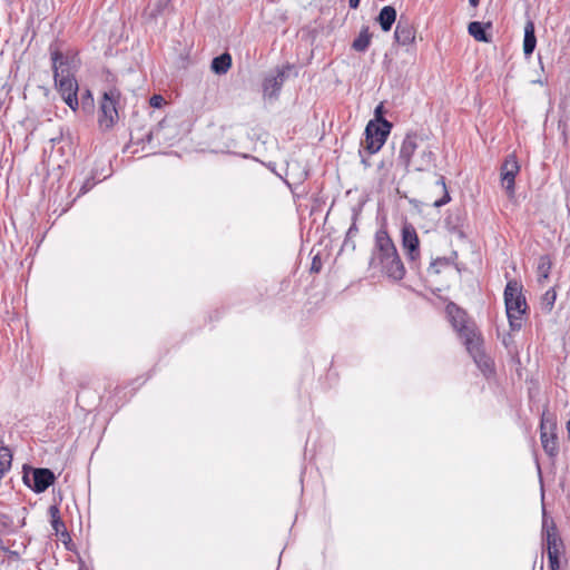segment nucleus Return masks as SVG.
Listing matches in <instances>:
<instances>
[{
	"instance_id": "nucleus-1",
	"label": "nucleus",
	"mask_w": 570,
	"mask_h": 570,
	"mask_svg": "<svg viewBox=\"0 0 570 570\" xmlns=\"http://www.w3.org/2000/svg\"><path fill=\"white\" fill-rule=\"evenodd\" d=\"M370 266L393 281H401L405 276V267L396 246L384 228L375 233Z\"/></svg>"
},
{
	"instance_id": "nucleus-2",
	"label": "nucleus",
	"mask_w": 570,
	"mask_h": 570,
	"mask_svg": "<svg viewBox=\"0 0 570 570\" xmlns=\"http://www.w3.org/2000/svg\"><path fill=\"white\" fill-rule=\"evenodd\" d=\"M435 146L428 136L409 132L400 148L399 159L409 170L425 171L435 165Z\"/></svg>"
},
{
	"instance_id": "nucleus-3",
	"label": "nucleus",
	"mask_w": 570,
	"mask_h": 570,
	"mask_svg": "<svg viewBox=\"0 0 570 570\" xmlns=\"http://www.w3.org/2000/svg\"><path fill=\"white\" fill-rule=\"evenodd\" d=\"M521 291V285L517 281H510L504 289L505 309L512 331L522 327V315L527 311L525 297Z\"/></svg>"
},
{
	"instance_id": "nucleus-4",
	"label": "nucleus",
	"mask_w": 570,
	"mask_h": 570,
	"mask_svg": "<svg viewBox=\"0 0 570 570\" xmlns=\"http://www.w3.org/2000/svg\"><path fill=\"white\" fill-rule=\"evenodd\" d=\"M446 314L452 323L454 330L459 333L460 337L466 350L473 351L478 343V334L473 326L468 325L466 314L454 303L446 305Z\"/></svg>"
},
{
	"instance_id": "nucleus-5",
	"label": "nucleus",
	"mask_w": 570,
	"mask_h": 570,
	"mask_svg": "<svg viewBox=\"0 0 570 570\" xmlns=\"http://www.w3.org/2000/svg\"><path fill=\"white\" fill-rule=\"evenodd\" d=\"M120 92L116 88H111L104 92L99 108L98 122L104 129H110L118 119L117 105Z\"/></svg>"
},
{
	"instance_id": "nucleus-6",
	"label": "nucleus",
	"mask_w": 570,
	"mask_h": 570,
	"mask_svg": "<svg viewBox=\"0 0 570 570\" xmlns=\"http://www.w3.org/2000/svg\"><path fill=\"white\" fill-rule=\"evenodd\" d=\"M391 128L390 121H368L365 128L364 148L370 154L377 153L385 144Z\"/></svg>"
},
{
	"instance_id": "nucleus-7",
	"label": "nucleus",
	"mask_w": 570,
	"mask_h": 570,
	"mask_svg": "<svg viewBox=\"0 0 570 570\" xmlns=\"http://www.w3.org/2000/svg\"><path fill=\"white\" fill-rule=\"evenodd\" d=\"M53 78L71 77L75 76L77 68V56L71 51L62 52L58 47L50 46L49 48Z\"/></svg>"
},
{
	"instance_id": "nucleus-8",
	"label": "nucleus",
	"mask_w": 570,
	"mask_h": 570,
	"mask_svg": "<svg viewBox=\"0 0 570 570\" xmlns=\"http://www.w3.org/2000/svg\"><path fill=\"white\" fill-rule=\"evenodd\" d=\"M540 440L542 448L544 452L549 455V458H556L559 453V443L556 433V424L553 421L548 420L544 416L541 419L540 423Z\"/></svg>"
},
{
	"instance_id": "nucleus-9",
	"label": "nucleus",
	"mask_w": 570,
	"mask_h": 570,
	"mask_svg": "<svg viewBox=\"0 0 570 570\" xmlns=\"http://www.w3.org/2000/svg\"><path fill=\"white\" fill-rule=\"evenodd\" d=\"M55 479L53 472L49 469H32L31 473L23 474V482L36 493L45 492Z\"/></svg>"
},
{
	"instance_id": "nucleus-10",
	"label": "nucleus",
	"mask_w": 570,
	"mask_h": 570,
	"mask_svg": "<svg viewBox=\"0 0 570 570\" xmlns=\"http://www.w3.org/2000/svg\"><path fill=\"white\" fill-rule=\"evenodd\" d=\"M55 79V86L58 89L59 94L61 95V98L63 101L73 110L76 111L78 109L79 102H78V83L75 78V76L71 77H59L53 78Z\"/></svg>"
},
{
	"instance_id": "nucleus-11",
	"label": "nucleus",
	"mask_w": 570,
	"mask_h": 570,
	"mask_svg": "<svg viewBox=\"0 0 570 570\" xmlns=\"http://www.w3.org/2000/svg\"><path fill=\"white\" fill-rule=\"evenodd\" d=\"M402 247L411 262H416L420 258V240L414 226L410 223H404L401 230Z\"/></svg>"
},
{
	"instance_id": "nucleus-12",
	"label": "nucleus",
	"mask_w": 570,
	"mask_h": 570,
	"mask_svg": "<svg viewBox=\"0 0 570 570\" xmlns=\"http://www.w3.org/2000/svg\"><path fill=\"white\" fill-rule=\"evenodd\" d=\"M519 170L520 166L517 157L509 155L501 166V183L510 196L514 194V180Z\"/></svg>"
},
{
	"instance_id": "nucleus-13",
	"label": "nucleus",
	"mask_w": 570,
	"mask_h": 570,
	"mask_svg": "<svg viewBox=\"0 0 570 570\" xmlns=\"http://www.w3.org/2000/svg\"><path fill=\"white\" fill-rule=\"evenodd\" d=\"M562 543L557 534L550 530L547 531V553L549 560V567H558L560 548Z\"/></svg>"
},
{
	"instance_id": "nucleus-14",
	"label": "nucleus",
	"mask_w": 570,
	"mask_h": 570,
	"mask_svg": "<svg viewBox=\"0 0 570 570\" xmlns=\"http://www.w3.org/2000/svg\"><path fill=\"white\" fill-rule=\"evenodd\" d=\"M470 355L473 357L475 364L485 376L493 374V362L480 350V336H478V343L473 351L468 350Z\"/></svg>"
},
{
	"instance_id": "nucleus-15",
	"label": "nucleus",
	"mask_w": 570,
	"mask_h": 570,
	"mask_svg": "<svg viewBox=\"0 0 570 570\" xmlns=\"http://www.w3.org/2000/svg\"><path fill=\"white\" fill-rule=\"evenodd\" d=\"M394 38L399 45H411L415 39V30L407 21L400 20L394 31Z\"/></svg>"
},
{
	"instance_id": "nucleus-16",
	"label": "nucleus",
	"mask_w": 570,
	"mask_h": 570,
	"mask_svg": "<svg viewBox=\"0 0 570 570\" xmlns=\"http://www.w3.org/2000/svg\"><path fill=\"white\" fill-rule=\"evenodd\" d=\"M285 81V71L277 70L273 76H269L264 81V95L274 98L277 97L283 83Z\"/></svg>"
},
{
	"instance_id": "nucleus-17",
	"label": "nucleus",
	"mask_w": 570,
	"mask_h": 570,
	"mask_svg": "<svg viewBox=\"0 0 570 570\" xmlns=\"http://www.w3.org/2000/svg\"><path fill=\"white\" fill-rule=\"evenodd\" d=\"M537 46L535 28L532 20L524 26L523 52L527 57L533 53Z\"/></svg>"
},
{
	"instance_id": "nucleus-18",
	"label": "nucleus",
	"mask_w": 570,
	"mask_h": 570,
	"mask_svg": "<svg viewBox=\"0 0 570 570\" xmlns=\"http://www.w3.org/2000/svg\"><path fill=\"white\" fill-rule=\"evenodd\" d=\"M377 22L380 23L382 30L384 32H387L392 29V26L394 24L396 20V10L392 6H385L381 9L379 16H377Z\"/></svg>"
},
{
	"instance_id": "nucleus-19",
	"label": "nucleus",
	"mask_w": 570,
	"mask_h": 570,
	"mask_svg": "<svg viewBox=\"0 0 570 570\" xmlns=\"http://www.w3.org/2000/svg\"><path fill=\"white\" fill-rule=\"evenodd\" d=\"M372 33L368 27H363L358 36L353 40L352 48L357 52H364L371 45Z\"/></svg>"
},
{
	"instance_id": "nucleus-20",
	"label": "nucleus",
	"mask_w": 570,
	"mask_h": 570,
	"mask_svg": "<svg viewBox=\"0 0 570 570\" xmlns=\"http://www.w3.org/2000/svg\"><path fill=\"white\" fill-rule=\"evenodd\" d=\"M232 66V57L225 52L218 57H215L212 61V70L217 75L226 73Z\"/></svg>"
},
{
	"instance_id": "nucleus-21",
	"label": "nucleus",
	"mask_w": 570,
	"mask_h": 570,
	"mask_svg": "<svg viewBox=\"0 0 570 570\" xmlns=\"http://www.w3.org/2000/svg\"><path fill=\"white\" fill-rule=\"evenodd\" d=\"M469 33L476 40L481 42H490L491 37L485 31V24L479 21H472L468 27Z\"/></svg>"
},
{
	"instance_id": "nucleus-22",
	"label": "nucleus",
	"mask_w": 570,
	"mask_h": 570,
	"mask_svg": "<svg viewBox=\"0 0 570 570\" xmlns=\"http://www.w3.org/2000/svg\"><path fill=\"white\" fill-rule=\"evenodd\" d=\"M49 515L51 518V525L56 533L65 532L66 527L65 523L61 521L60 512L58 507L51 505L49 508Z\"/></svg>"
},
{
	"instance_id": "nucleus-23",
	"label": "nucleus",
	"mask_w": 570,
	"mask_h": 570,
	"mask_svg": "<svg viewBox=\"0 0 570 570\" xmlns=\"http://www.w3.org/2000/svg\"><path fill=\"white\" fill-rule=\"evenodd\" d=\"M551 268L550 259L548 256H541L538 263V273L542 278H548Z\"/></svg>"
},
{
	"instance_id": "nucleus-24",
	"label": "nucleus",
	"mask_w": 570,
	"mask_h": 570,
	"mask_svg": "<svg viewBox=\"0 0 570 570\" xmlns=\"http://www.w3.org/2000/svg\"><path fill=\"white\" fill-rule=\"evenodd\" d=\"M436 184L440 185L442 187V189L444 190L443 197L441 199H439V200H435V203H434L435 207H441V206L448 204L451 198H450V195H449V193L446 190L444 177L440 176V178L438 179Z\"/></svg>"
},
{
	"instance_id": "nucleus-25",
	"label": "nucleus",
	"mask_w": 570,
	"mask_h": 570,
	"mask_svg": "<svg viewBox=\"0 0 570 570\" xmlns=\"http://www.w3.org/2000/svg\"><path fill=\"white\" fill-rule=\"evenodd\" d=\"M556 298H557L556 292L553 289H549L544 293V295L542 297V303L546 305V307L548 309H551L552 306L554 305Z\"/></svg>"
},
{
	"instance_id": "nucleus-26",
	"label": "nucleus",
	"mask_w": 570,
	"mask_h": 570,
	"mask_svg": "<svg viewBox=\"0 0 570 570\" xmlns=\"http://www.w3.org/2000/svg\"><path fill=\"white\" fill-rule=\"evenodd\" d=\"M12 527V520L9 515L0 513V533L8 532Z\"/></svg>"
},
{
	"instance_id": "nucleus-27",
	"label": "nucleus",
	"mask_w": 570,
	"mask_h": 570,
	"mask_svg": "<svg viewBox=\"0 0 570 570\" xmlns=\"http://www.w3.org/2000/svg\"><path fill=\"white\" fill-rule=\"evenodd\" d=\"M150 106L154 108H160L165 102V99L160 95H154L150 100Z\"/></svg>"
},
{
	"instance_id": "nucleus-28",
	"label": "nucleus",
	"mask_w": 570,
	"mask_h": 570,
	"mask_svg": "<svg viewBox=\"0 0 570 570\" xmlns=\"http://www.w3.org/2000/svg\"><path fill=\"white\" fill-rule=\"evenodd\" d=\"M383 114V105L380 104L376 108H375V111H374V115H375V119L373 121H387L386 119L383 118L382 116Z\"/></svg>"
},
{
	"instance_id": "nucleus-29",
	"label": "nucleus",
	"mask_w": 570,
	"mask_h": 570,
	"mask_svg": "<svg viewBox=\"0 0 570 570\" xmlns=\"http://www.w3.org/2000/svg\"><path fill=\"white\" fill-rule=\"evenodd\" d=\"M356 233H357V227H356L355 223H353L352 226L348 228L346 236L353 237L356 235Z\"/></svg>"
},
{
	"instance_id": "nucleus-30",
	"label": "nucleus",
	"mask_w": 570,
	"mask_h": 570,
	"mask_svg": "<svg viewBox=\"0 0 570 570\" xmlns=\"http://www.w3.org/2000/svg\"><path fill=\"white\" fill-rule=\"evenodd\" d=\"M361 0H348V4L352 9H356L360 6Z\"/></svg>"
},
{
	"instance_id": "nucleus-31",
	"label": "nucleus",
	"mask_w": 570,
	"mask_h": 570,
	"mask_svg": "<svg viewBox=\"0 0 570 570\" xmlns=\"http://www.w3.org/2000/svg\"><path fill=\"white\" fill-rule=\"evenodd\" d=\"M160 132H161V128L158 127V128L151 130L150 136H156L157 138H159Z\"/></svg>"
},
{
	"instance_id": "nucleus-32",
	"label": "nucleus",
	"mask_w": 570,
	"mask_h": 570,
	"mask_svg": "<svg viewBox=\"0 0 570 570\" xmlns=\"http://www.w3.org/2000/svg\"><path fill=\"white\" fill-rule=\"evenodd\" d=\"M90 184L89 183H86L82 187H81V193L85 194L87 193L89 189H90Z\"/></svg>"
},
{
	"instance_id": "nucleus-33",
	"label": "nucleus",
	"mask_w": 570,
	"mask_h": 570,
	"mask_svg": "<svg viewBox=\"0 0 570 570\" xmlns=\"http://www.w3.org/2000/svg\"><path fill=\"white\" fill-rule=\"evenodd\" d=\"M78 570H90V569L83 562H81Z\"/></svg>"
},
{
	"instance_id": "nucleus-34",
	"label": "nucleus",
	"mask_w": 570,
	"mask_h": 570,
	"mask_svg": "<svg viewBox=\"0 0 570 570\" xmlns=\"http://www.w3.org/2000/svg\"><path fill=\"white\" fill-rule=\"evenodd\" d=\"M470 4L473 7H476L479 3V0H469Z\"/></svg>"
},
{
	"instance_id": "nucleus-35",
	"label": "nucleus",
	"mask_w": 570,
	"mask_h": 570,
	"mask_svg": "<svg viewBox=\"0 0 570 570\" xmlns=\"http://www.w3.org/2000/svg\"><path fill=\"white\" fill-rule=\"evenodd\" d=\"M567 432H568V434L570 436V420L567 422Z\"/></svg>"
},
{
	"instance_id": "nucleus-36",
	"label": "nucleus",
	"mask_w": 570,
	"mask_h": 570,
	"mask_svg": "<svg viewBox=\"0 0 570 570\" xmlns=\"http://www.w3.org/2000/svg\"><path fill=\"white\" fill-rule=\"evenodd\" d=\"M551 570H561L560 569V563H558V567H549Z\"/></svg>"
}]
</instances>
